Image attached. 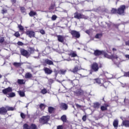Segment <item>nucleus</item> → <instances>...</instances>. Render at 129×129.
<instances>
[{
    "instance_id": "1",
    "label": "nucleus",
    "mask_w": 129,
    "mask_h": 129,
    "mask_svg": "<svg viewBox=\"0 0 129 129\" xmlns=\"http://www.w3.org/2000/svg\"><path fill=\"white\" fill-rule=\"evenodd\" d=\"M124 11H125V5H121L117 9L115 8L112 9L111 13L115 14H117L121 16L124 15Z\"/></svg>"
},
{
    "instance_id": "2",
    "label": "nucleus",
    "mask_w": 129,
    "mask_h": 129,
    "mask_svg": "<svg viewBox=\"0 0 129 129\" xmlns=\"http://www.w3.org/2000/svg\"><path fill=\"white\" fill-rule=\"evenodd\" d=\"M90 68L91 70L89 71V74L92 75L93 72H98L100 67H99L97 62H93L91 64Z\"/></svg>"
},
{
    "instance_id": "3",
    "label": "nucleus",
    "mask_w": 129,
    "mask_h": 129,
    "mask_svg": "<svg viewBox=\"0 0 129 129\" xmlns=\"http://www.w3.org/2000/svg\"><path fill=\"white\" fill-rule=\"evenodd\" d=\"M50 115L42 116L39 119V122L41 124H47L48 121L50 120Z\"/></svg>"
},
{
    "instance_id": "4",
    "label": "nucleus",
    "mask_w": 129,
    "mask_h": 129,
    "mask_svg": "<svg viewBox=\"0 0 129 129\" xmlns=\"http://www.w3.org/2000/svg\"><path fill=\"white\" fill-rule=\"evenodd\" d=\"M74 18L75 19H77L78 20H80L83 19L84 20H88V16H86L80 13L75 12L74 13Z\"/></svg>"
},
{
    "instance_id": "5",
    "label": "nucleus",
    "mask_w": 129,
    "mask_h": 129,
    "mask_svg": "<svg viewBox=\"0 0 129 129\" xmlns=\"http://www.w3.org/2000/svg\"><path fill=\"white\" fill-rule=\"evenodd\" d=\"M71 35H72L73 38L75 39H79L80 38V32L76 30H71L70 32Z\"/></svg>"
},
{
    "instance_id": "6",
    "label": "nucleus",
    "mask_w": 129,
    "mask_h": 129,
    "mask_svg": "<svg viewBox=\"0 0 129 129\" xmlns=\"http://www.w3.org/2000/svg\"><path fill=\"white\" fill-rule=\"evenodd\" d=\"M20 53L22 56H24V57H26V58H29V57L30 56V54H29V51H28V50H27L24 48H21L20 49Z\"/></svg>"
},
{
    "instance_id": "7",
    "label": "nucleus",
    "mask_w": 129,
    "mask_h": 129,
    "mask_svg": "<svg viewBox=\"0 0 129 129\" xmlns=\"http://www.w3.org/2000/svg\"><path fill=\"white\" fill-rule=\"evenodd\" d=\"M13 91V88L11 87H9L6 89H4L2 90V92L5 95H9L10 92H12Z\"/></svg>"
},
{
    "instance_id": "8",
    "label": "nucleus",
    "mask_w": 129,
    "mask_h": 129,
    "mask_svg": "<svg viewBox=\"0 0 129 129\" xmlns=\"http://www.w3.org/2000/svg\"><path fill=\"white\" fill-rule=\"evenodd\" d=\"M26 34L27 36H28L29 38H35L36 36V33L35 31H31V30H28L26 32Z\"/></svg>"
},
{
    "instance_id": "9",
    "label": "nucleus",
    "mask_w": 129,
    "mask_h": 129,
    "mask_svg": "<svg viewBox=\"0 0 129 129\" xmlns=\"http://www.w3.org/2000/svg\"><path fill=\"white\" fill-rule=\"evenodd\" d=\"M43 65L44 66H47V65H53L54 66V62H53V61L46 58L43 61Z\"/></svg>"
},
{
    "instance_id": "10",
    "label": "nucleus",
    "mask_w": 129,
    "mask_h": 129,
    "mask_svg": "<svg viewBox=\"0 0 129 129\" xmlns=\"http://www.w3.org/2000/svg\"><path fill=\"white\" fill-rule=\"evenodd\" d=\"M7 113H8V110H7L6 107H2L0 108V114L6 115Z\"/></svg>"
},
{
    "instance_id": "11",
    "label": "nucleus",
    "mask_w": 129,
    "mask_h": 129,
    "mask_svg": "<svg viewBox=\"0 0 129 129\" xmlns=\"http://www.w3.org/2000/svg\"><path fill=\"white\" fill-rule=\"evenodd\" d=\"M81 70V68L79 67L78 66H76L73 70L71 71V72L74 73V74H77L78 72L80 71Z\"/></svg>"
},
{
    "instance_id": "12",
    "label": "nucleus",
    "mask_w": 129,
    "mask_h": 129,
    "mask_svg": "<svg viewBox=\"0 0 129 129\" xmlns=\"http://www.w3.org/2000/svg\"><path fill=\"white\" fill-rule=\"evenodd\" d=\"M103 50H100L98 49H96L94 50L93 54L95 56H101V55H103Z\"/></svg>"
},
{
    "instance_id": "13",
    "label": "nucleus",
    "mask_w": 129,
    "mask_h": 129,
    "mask_svg": "<svg viewBox=\"0 0 129 129\" xmlns=\"http://www.w3.org/2000/svg\"><path fill=\"white\" fill-rule=\"evenodd\" d=\"M43 71H44L45 74H47V75H51L53 72V71H52L51 69L48 68H44Z\"/></svg>"
},
{
    "instance_id": "14",
    "label": "nucleus",
    "mask_w": 129,
    "mask_h": 129,
    "mask_svg": "<svg viewBox=\"0 0 129 129\" xmlns=\"http://www.w3.org/2000/svg\"><path fill=\"white\" fill-rule=\"evenodd\" d=\"M74 94L76 96H80V95H83L84 92L82 90H78L74 92Z\"/></svg>"
},
{
    "instance_id": "15",
    "label": "nucleus",
    "mask_w": 129,
    "mask_h": 129,
    "mask_svg": "<svg viewBox=\"0 0 129 129\" xmlns=\"http://www.w3.org/2000/svg\"><path fill=\"white\" fill-rule=\"evenodd\" d=\"M56 37L57 38V41H58L60 43L64 44V39L65 37L61 35H56Z\"/></svg>"
},
{
    "instance_id": "16",
    "label": "nucleus",
    "mask_w": 129,
    "mask_h": 129,
    "mask_svg": "<svg viewBox=\"0 0 129 129\" xmlns=\"http://www.w3.org/2000/svg\"><path fill=\"white\" fill-rule=\"evenodd\" d=\"M60 108H62L63 110H67L68 109V105L65 103H61L60 104Z\"/></svg>"
},
{
    "instance_id": "17",
    "label": "nucleus",
    "mask_w": 129,
    "mask_h": 129,
    "mask_svg": "<svg viewBox=\"0 0 129 129\" xmlns=\"http://www.w3.org/2000/svg\"><path fill=\"white\" fill-rule=\"evenodd\" d=\"M55 110H56V108L52 106H49L48 107V111L50 114L55 113Z\"/></svg>"
},
{
    "instance_id": "18",
    "label": "nucleus",
    "mask_w": 129,
    "mask_h": 129,
    "mask_svg": "<svg viewBox=\"0 0 129 129\" xmlns=\"http://www.w3.org/2000/svg\"><path fill=\"white\" fill-rule=\"evenodd\" d=\"M104 106H101L100 107L101 110L102 111H104L105 110H107V108L109 107V104L107 103H104Z\"/></svg>"
},
{
    "instance_id": "19",
    "label": "nucleus",
    "mask_w": 129,
    "mask_h": 129,
    "mask_svg": "<svg viewBox=\"0 0 129 129\" xmlns=\"http://www.w3.org/2000/svg\"><path fill=\"white\" fill-rule=\"evenodd\" d=\"M28 51H29V53L30 54V56H31V54H34V53H35V51H36V50L35 49V48H34V47H29Z\"/></svg>"
},
{
    "instance_id": "20",
    "label": "nucleus",
    "mask_w": 129,
    "mask_h": 129,
    "mask_svg": "<svg viewBox=\"0 0 129 129\" xmlns=\"http://www.w3.org/2000/svg\"><path fill=\"white\" fill-rule=\"evenodd\" d=\"M113 125L115 128L118 127V120L117 119H115L113 122Z\"/></svg>"
},
{
    "instance_id": "21",
    "label": "nucleus",
    "mask_w": 129,
    "mask_h": 129,
    "mask_svg": "<svg viewBox=\"0 0 129 129\" xmlns=\"http://www.w3.org/2000/svg\"><path fill=\"white\" fill-rule=\"evenodd\" d=\"M28 15L31 17H35V16L38 15V14H37V12L33 11H31L30 13L28 14Z\"/></svg>"
},
{
    "instance_id": "22",
    "label": "nucleus",
    "mask_w": 129,
    "mask_h": 129,
    "mask_svg": "<svg viewBox=\"0 0 129 129\" xmlns=\"http://www.w3.org/2000/svg\"><path fill=\"white\" fill-rule=\"evenodd\" d=\"M60 120L63 122H67V116L66 115H63L60 117Z\"/></svg>"
},
{
    "instance_id": "23",
    "label": "nucleus",
    "mask_w": 129,
    "mask_h": 129,
    "mask_svg": "<svg viewBox=\"0 0 129 129\" xmlns=\"http://www.w3.org/2000/svg\"><path fill=\"white\" fill-rule=\"evenodd\" d=\"M101 105V104L99 103V102H98L94 103V105H93L94 108L98 109L100 107Z\"/></svg>"
},
{
    "instance_id": "24",
    "label": "nucleus",
    "mask_w": 129,
    "mask_h": 129,
    "mask_svg": "<svg viewBox=\"0 0 129 129\" xmlns=\"http://www.w3.org/2000/svg\"><path fill=\"white\" fill-rule=\"evenodd\" d=\"M104 57H105V58H107V59H110L111 58V55H109L107 54V53H106L105 51H104V50H103V54Z\"/></svg>"
},
{
    "instance_id": "25",
    "label": "nucleus",
    "mask_w": 129,
    "mask_h": 129,
    "mask_svg": "<svg viewBox=\"0 0 129 129\" xmlns=\"http://www.w3.org/2000/svg\"><path fill=\"white\" fill-rule=\"evenodd\" d=\"M18 94L20 95V97H25L26 94H25V92L23 91H18Z\"/></svg>"
},
{
    "instance_id": "26",
    "label": "nucleus",
    "mask_w": 129,
    "mask_h": 129,
    "mask_svg": "<svg viewBox=\"0 0 129 129\" xmlns=\"http://www.w3.org/2000/svg\"><path fill=\"white\" fill-rule=\"evenodd\" d=\"M95 83H97L98 84H101V81H102V79L97 78L94 79Z\"/></svg>"
},
{
    "instance_id": "27",
    "label": "nucleus",
    "mask_w": 129,
    "mask_h": 129,
    "mask_svg": "<svg viewBox=\"0 0 129 129\" xmlns=\"http://www.w3.org/2000/svg\"><path fill=\"white\" fill-rule=\"evenodd\" d=\"M17 83L20 85H23V84H25V83H26V81L23 79H18L17 80Z\"/></svg>"
},
{
    "instance_id": "28",
    "label": "nucleus",
    "mask_w": 129,
    "mask_h": 129,
    "mask_svg": "<svg viewBox=\"0 0 129 129\" xmlns=\"http://www.w3.org/2000/svg\"><path fill=\"white\" fill-rule=\"evenodd\" d=\"M69 56H70L72 57L75 58V57H77V53H76V52L73 51L69 53Z\"/></svg>"
},
{
    "instance_id": "29",
    "label": "nucleus",
    "mask_w": 129,
    "mask_h": 129,
    "mask_svg": "<svg viewBox=\"0 0 129 129\" xmlns=\"http://www.w3.org/2000/svg\"><path fill=\"white\" fill-rule=\"evenodd\" d=\"M122 124H123V125L125 126V127H128V126H129V121L128 120H123L122 121Z\"/></svg>"
},
{
    "instance_id": "30",
    "label": "nucleus",
    "mask_w": 129,
    "mask_h": 129,
    "mask_svg": "<svg viewBox=\"0 0 129 129\" xmlns=\"http://www.w3.org/2000/svg\"><path fill=\"white\" fill-rule=\"evenodd\" d=\"M111 59H112V61L114 60L115 59H118V56L116 54H113L111 55Z\"/></svg>"
},
{
    "instance_id": "31",
    "label": "nucleus",
    "mask_w": 129,
    "mask_h": 129,
    "mask_svg": "<svg viewBox=\"0 0 129 129\" xmlns=\"http://www.w3.org/2000/svg\"><path fill=\"white\" fill-rule=\"evenodd\" d=\"M114 60H112V61L114 62V64H115V65H118L119 64H120V61L119 60V57L118 58L115 59Z\"/></svg>"
},
{
    "instance_id": "32",
    "label": "nucleus",
    "mask_w": 129,
    "mask_h": 129,
    "mask_svg": "<svg viewBox=\"0 0 129 129\" xmlns=\"http://www.w3.org/2000/svg\"><path fill=\"white\" fill-rule=\"evenodd\" d=\"M103 36V34L102 33H97L95 36V39H101V38Z\"/></svg>"
},
{
    "instance_id": "33",
    "label": "nucleus",
    "mask_w": 129,
    "mask_h": 129,
    "mask_svg": "<svg viewBox=\"0 0 129 129\" xmlns=\"http://www.w3.org/2000/svg\"><path fill=\"white\" fill-rule=\"evenodd\" d=\"M13 65L14 66H15V67H17V68H19V67H21V66H22V63L15 62L13 63Z\"/></svg>"
},
{
    "instance_id": "34",
    "label": "nucleus",
    "mask_w": 129,
    "mask_h": 129,
    "mask_svg": "<svg viewBox=\"0 0 129 129\" xmlns=\"http://www.w3.org/2000/svg\"><path fill=\"white\" fill-rule=\"evenodd\" d=\"M39 108L41 110H44V109L46 108V105H45V104L41 103L39 105Z\"/></svg>"
},
{
    "instance_id": "35",
    "label": "nucleus",
    "mask_w": 129,
    "mask_h": 129,
    "mask_svg": "<svg viewBox=\"0 0 129 129\" xmlns=\"http://www.w3.org/2000/svg\"><path fill=\"white\" fill-rule=\"evenodd\" d=\"M7 111H13L15 110V108L13 107H6Z\"/></svg>"
},
{
    "instance_id": "36",
    "label": "nucleus",
    "mask_w": 129,
    "mask_h": 129,
    "mask_svg": "<svg viewBox=\"0 0 129 129\" xmlns=\"http://www.w3.org/2000/svg\"><path fill=\"white\" fill-rule=\"evenodd\" d=\"M32 76V74L30 73H27L25 74V78H31Z\"/></svg>"
},
{
    "instance_id": "37",
    "label": "nucleus",
    "mask_w": 129,
    "mask_h": 129,
    "mask_svg": "<svg viewBox=\"0 0 129 129\" xmlns=\"http://www.w3.org/2000/svg\"><path fill=\"white\" fill-rule=\"evenodd\" d=\"M30 127L31 129H38V128L37 127V125L34 123L31 124Z\"/></svg>"
},
{
    "instance_id": "38",
    "label": "nucleus",
    "mask_w": 129,
    "mask_h": 129,
    "mask_svg": "<svg viewBox=\"0 0 129 129\" xmlns=\"http://www.w3.org/2000/svg\"><path fill=\"white\" fill-rule=\"evenodd\" d=\"M8 95V97H15V96H16V93H15L14 92H11L9 93Z\"/></svg>"
},
{
    "instance_id": "39",
    "label": "nucleus",
    "mask_w": 129,
    "mask_h": 129,
    "mask_svg": "<svg viewBox=\"0 0 129 129\" xmlns=\"http://www.w3.org/2000/svg\"><path fill=\"white\" fill-rule=\"evenodd\" d=\"M23 129H31V127L27 123H25L23 125Z\"/></svg>"
},
{
    "instance_id": "40",
    "label": "nucleus",
    "mask_w": 129,
    "mask_h": 129,
    "mask_svg": "<svg viewBox=\"0 0 129 129\" xmlns=\"http://www.w3.org/2000/svg\"><path fill=\"white\" fill-rule=\"evenodd\" d=\"M20 11L22 14H25V13H26V9L24 7H20Z\"/></svg>"
},
{
    "instance_id": "41",
    "label": "nucleus",
    "mask_w": 129,
    "mask_h": 129,
    "mask_svg": "<svg viewBox=\"0 0 129 129\" xmlns=\"http://www.w3.org/2000/svg\"><path fill=\"white\" fill-rule=\"evenodd\" d=\"M14 36H15V37H16V38H19V37L21 36V34H20L19 31H17L14 33Z\"/></svg>"
},
{
    "instance_id": "42",
    "label": "nucleus",
    "mask_w": 129,
    "mask_h": 129,
    "mask_svg": "<svg viewBox=\"0 0 129 129\" xmlns=\"http://www.w3.org/2000/svg\"><path fill=\"white\" fill-rule=\"evenodd\" d=\"M18 28H19L20 31H24V27H23V26H22V25H18Z\"/></svg>"
},
{
    "instance_id": "43",
    "label": "nucleus",
    "mask_w": 129,
    "mask_h": 129,
    "mask_svg": "<svg viewBox=\"0 0 129 129\" xmlns=\"http://www.w3.org/2000/svg\"><path fill=\"white\" fill-rule=\"evenodd\" d=\"M48 84L49 85H51V84H52V83H54V80L53 79H50L48 80Z\"/></svg>"
},
{
    "instance_id": "44",
    "label": "nucleus",
    "mask_w": 129,
    "mask_h": 129,
    "mask_svg": "<svg viewBox=\"0 0 129 129\" xmlns=\"http://www.w3.org/2000/svg\"><path fill=\"white\" fill-rule=\"evenodd\" d=\"M47 89L44 88L42 90H41V93H42V94H46V93H47Z\"/></svg>"
},
{
    "instance_id": "45",
    "label": "nucleus",
    "mask_w": 129,
    "mask_h": 129,
    "mask_svg": "<svg viewBox=\"0 0 129 129\" xmlns=\"http://www.w3.org/2000/svg\"><path fill=\"white\" fill-rule=\"evenodd\" d=\"M1 13L3 15H5V14L8 13V10L7 9H3L2 10Z\"/></svg>"
},
{
    "instance_id": "46",
    "label": "nucleus",
    "mask_w": 129,
    "mask_h": 129,
    "mask_svg": "<svg viewBox=\"0 0 129 129\" xmlns=\"http://www.w3.org/2000/svg\"><path fill=\"white\" fill-rule=\"evenodd\" d=\"M56 19L57 16H56L55 15H52V16L51 17L52 21H56Z\"/></svg>"
},
{
    "instance_id": "47",
    "label": "nucleus",
    "mask_w": 129,
    "mask_h": 129,
    "mask_svg": "<svg viewBox=\"0 0 129 129\" xmlns=\"http://www.w3.org/2000/svg\"><path fill=\"white\" fill-rule=\"evenodd\" d=\"M20 116L22 117L23 119H25L26 118V115L24 114V113L21 112L20 114Z\"/></svg>"
},
{
    "instance_id": "48",
    "label": "nucleus",
    "mask_w": 129,
    "mask_h": 129,
    "mask_svg": "<svg viewBox=\"0 0 129 129\" xmlns=\"http://www.w3.org/2000/svg\"><path fill=\"white\" fill-rule=\"evenodd\" d=\"M4 42H5V37H2L0 38V43L3 44V43H4Z\"/></svg>"
},
{
    "instance_id": "49",
    "label": "nucleus",
    "mask_w": 129,
    "mask_h": 129,
    "mask_svg": "<svg viewBox=\"0 0 129 129\" xmlns=\"http://www.w3.org/2000/svg\"><path fill=\"white\" fill-rule=\"evenodd\" d=\"M86 118H87V116L86 115H85L83 116L82 119V120H83L84 121H86Z\"/></svg>"
},
{
    "instance_id": "50",
    "label": "nucleus",
    "mask_w": 129,
    "mask_h": 129,
    "mask_svg": "<svg viewBox=\"0 0 129 129\" xmlns=\"http://www.w3.org/2000/svg\"><path fill=\"white\" fill-rule=\"evenodd\" d=\"M17 44L18 45V46H23V45H24V43L21 41H18Z\"/></svg>"
},
{
    "instance_id": "51",
    "label": "nucleus",
    "mask_w": 129,
    "mask_h": 129,
    "mask_svg": "<svg viewBox=\"0 0 129 129\" xmlns=\"http://www.w3.org/2000/svg\"><path fill=\"white\" fill-rule=\"evenodd\" d=\"M59 72H60V74L64 75V74H65V73L66 72V71L61 70L59 71Z\"/></svg>"
},
{
    "instance_id": "52",
    "label": "nucleus",
    "mask_w": 129,
    "mask_h": 129,
    "mask_svg": "<svg viewBox=\"0 0 129 129\" xmlns=\"http://www.w3.org/2000/svg\"><path fill=\"white\" fill-rule=\"evenodd\" d=\"M40 34H42V35H45V30L41 29L39 31Z\"/></svg>"
},
{
    "instance_id": "53",
    "label": "nucleus",
    "mask_w": 129,
    "mask_h": 129,
    "mask_svg": "<svg viewBox=\"0 0 129 129\" xmlns=\"http://www.w3.org/2000/svg\"><path fill=\"white\" fill-rule=\"evenodd\" d=\"M63 125H58L56 128V129H63Z\"/></svg>"
},
{
    "instance_id": "54",
    "label": "nucleus",
    "mask_w": 129,
    "mask_h": 129,
    "mask_svg": "<svg viewBox=\"0 0 129 129\" xmlns=\"http://www.w3.org/2000/svg\"><path fill=\"white\" fill-rule=\"evenodd\" d=\"M11 3H12V5H15L17 3V0H11Z\"/></svg>"
},
{
    "instance_id": "55",
    "label": "nucleus",
    "mask_w": 129,
    "mask_h": 129,
    "mask_svg": "<svg viewBox=\"0 0 129 129\" xmlns=\"http://www.w3.org/2000/svg\"><path fill=\"white\" fill-rule=\"evenodd\" d=\"M107 84H108V82H105L104 83L103 86L105 88H107V87H108Z\"/></svg>"
},
{
    "instance_id": "56",
    "label": "nucleus",
    "mask_w": 129,
    "mask_h": 129,
    "mask_svg": "<svg viewBox=\"0 0 129 129\" xmlns=\"http://www.w3.org/2000/svg\"><path fill=\"white\" fill-rule=\"evenodd\" d=\"M76 106L77 108H81L82 107V106L78 104H76Z\"/></svg>"
},
{
    "instance_id": "57",
    "label": "nucleus",
    "mask_w": 129,
    "mask_h": 129,
    "mask_svg": "<svg viewBox=\"0 0 129 129\" xmlns=\"http://www.w3.org/2000/svg\"><path fill=\"white\" fill-rule=\"evenodd\" d=\"M71 83H72L73 86H76V85H77L75 83V80L72 81Z\"/></svg>"
},
{
    "instance_id": "58",
    "label": "nucleus",
    "mask_w": 129,
    "mask_h": 129,
    "mask_svg": "<svg viewBox=\"0 0 129 129\" xmlns=\"http://www.w3.org/2000/svg\"><path fill=\"white\" fill-rule=\"evenodd\" d=\"M124 75V76H126V77H129V72L125 73Z\"/></svg>"
},
{
    "instance_id": "59",
    "label": "nucleus",
    "mask_w": 129,
    "mask_h": 129,
    "mask_svg": "<svg viewBox=\"0 0 129 129\" xmlns=\"http://www.w3.org/2000/svg\"><path fill=\"white\" fill-rule=\"evenodd\" d=\"M125 45L126 46H129V40H128L127 41L125 42Z\"/></svg>"
},
{
    "instance_id": "60",
    "label": "nucleus",
    "mask_w": 129,
    "mask_h": 129,
    "mask_svg": "<svg viewBox=\"0 0 129 129\" xmlns=\"http://www.w3.org/2000/svg\"><path fill=\"white\" fill-rule=\"evenodd\" d=\"M122 86V87H126V86H127V84H123Z\"/></svg>"
},
{
    "instance_id": "61",
    "label": "nucleus",
    "mask_w": 129,
    "mask_h": 129,
    "mask_svg": "<svg viewBox=\"0 0 129 129\" xmlns=\"http://www.w3.org/2000/svg\"><path fill=\"white\" fill-rule=\"evenodd\" d=\"M112 51H113V52H114V51H117V49H116V48H112Z\"/></svg>"
},
{
    "instance_id": "62",
    "label": "nucleus",
    "mask_w": 129,
    "mask_h": 129,
    "mask_svg": "<svg viewBox=\"0 0 129 129\" xmlns=\"http://www.w3.org/2000/svg\"><path fill=\"white\" fill-rule=\"evenodd\" d=\"M54 73H55L56 74V75H57V74H58V72L57 71V70H54Z\"/></svg>"
},
{
    "instance_id": "63",
    "label": "nucleus",
    "mask_w": 129,
    "mask_h": 129,
    "mask_svg": "<svg viewBox=\"0 0 129 129\" xmlns=\"http://www.w3.org/2000/svg\"><path fill=\"white\" fill-rule=\"evenodd\" d=\"M86 33L87 34H89V33H90V32L89 31V30H86Z\"/></svg>"
},
{
    "instance_id": "64",
    "label": "nucleus",
    "mask_w": 129,
    "mask_h": 129,
    "mask_svg": "<svg viewBox=\"0 0 129 129\" xmlns=\"http://www.w3.org/2000/svg\"><path fill=\"white\" fill-rule=\"evenodd\" d=\"M126 58H129V54L126 55Z\"/></svg>"
}]
</instances>
